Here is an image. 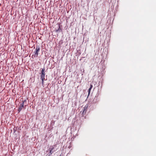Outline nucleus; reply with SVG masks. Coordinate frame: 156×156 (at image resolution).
Masks as SVG:
<instances>
[{
    "label": "nucleus",
    "instance_id": "1",
    "mask_svg": "<svg viewBox=\"0 0 156 156\" xmlns=\"http://www.w3.org/2000/svg\"><path fill=\"white\" fill-rule=\"evenodd\" d=\"M27 105V101L26 100L24 101L23 100L22 102L20 103V105L19 107L18 112L19 113L22 109H25Z\"/></svg>",
    "mask_w": 156,
    "mask_h": 156
},
{
    "label": "nucleus",
    "instance_id": "2",
    "mask_svg": "<svg viewBox=\"0 0 156 156\" xmlns=\"http://www.w3.org/2000/svg\"><path fill=\"white\" fill-rule=\"evenodd\" d=\"M45 69H42L41 71V83L42 84V85L43 86L44 85V80L45 79Z\"/></svg>",
    "mask_w": 156,
    "mask_h": 156
},
{
    "label": "nucleus",
    "instance_id": "3",
    "mask_svg": "<svg viewBox=\"0 0 156 156\" xmlns=\"http://www.w3.org/2000/svg\"><path fill=\"white\" fill-rule=\"evenodd\" d=\"M40 51V48L39 47H37L36 48L35 51H34V54L32 56L34 57H37L38 55V52Z\"/></svg>",
    "mask_w": 156,
    "mask_h": 156
},
{
    "label": "nucleus",
    "instance_id": "4",
    "mask_svg": "<svg viewBox=\"0 0 156 156\" xmlns=\"http://www.w3.org/2000/svg\"><path fill=\"white\" fill-rule=\"evenodd\" d=\"M87 108L88 105H85L84 107L83 108V112H82V115H84L86 114L87 111Z\"/></svg>",
    "mask_w": 156,
    "mask_h": 156
},
{
    "label": "nucleus",
    "instance_id": "5",
    "mask_svg": "<svg viewBox=\"0 0 156 156\" xmlns=\"http://www.w3.org/2000/svg\"><path fill=\"white\" fill-rule=\"evenodd\" d=\"M54 148V147H52L51 148H50V154L48 156H49L52 154L53 153V151H52V150H53Z\"/></svg>",
    "mask_w": 156,
    "mask_h": 156
},
{
    "label": "nucleus",
    "instance_id": "6",
    "mask_svg": "<svg viewBox=\"0 0 156 156\" xmlns=\"http://www.w3.org/2000/svg\"><path fill=\"white\" fill-rule=\"evenodd\" d=\"M60 26H61L60 25H59L58 28V30H56V32H57L58 31L60 32V31H62V30Z\"/></svg>",
    "mask_w": 156,
    "mask_h": 156
},
{
    "label": "nucleus",
    "instance_id": "7",
    "mask_svg": "<svg viewBox=\"0 0 156 156\" xmlns=\"http://www.w3.org/2000/svg\"><path fill=\"white\" fill-rule=\"evenodd\" d=\"M91 89V88H89L88 90V95L90 94V91Z\"/></svg>",
    "mask_w": 156,
    "mask_h": 156
},
{
    "label": "nucleus",
    "instance_id": "8",
    "mask_svg": "<svg viewBox=\"0 0 156 156\" xmlns=\"http://www.w3.org/2000/svg\"><path fill=\"white\" fill-rule=\"evenodd\" d=\"M90 88L92 89L93 87L92 85V84H90Z\"/></svg>",
    "mask_w": 156,
    "mask_h": 156
}]
</instances>
